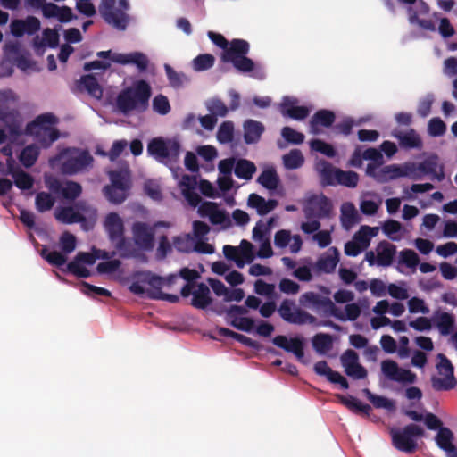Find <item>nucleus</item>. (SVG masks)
Returning a JSON list of instances; mask_svg holds the SVG:
<instances>
[{"label": "nucleus", "instance_id": "nucleus-1", "mask_svg": "<svg viewBox=\"0 0 457 457\" xmlns=\"http://www.w3.org/2000/svg\"><path fill=\"white\" fill-rule=\"evenodd\" d=\"M151 96L150 85L147 81L140 79L119 93L116 98V106L123 114L131 112L141 113L148 109Z\"/></svg>", "mask_w": 457, "mask_h": 457}, {"label": "nucleus", "instance_id": "nucleus-2", "mask_svg": "<svg viewBox=\"0 0 457 457\" xmlns=\"http://www.w3.org/2000/svg\"><path fill=\"white\" fill-rule=\"evenodd\" d=\"M303 211L307 221L301 225L305 234H312L320 228V220L333 216L332 201L323 194L312 195L304 203Z\"/></svg>", "mask_w": 457, "mask_h": 457}, {"label": "nucleus", "instance_id": "nucleus-3", "mask_svg": "<svg viewBox=\"0 0 457 457\" xmlns=\"http://www.w3.org/2000/svg\"><path fill=\"white\" fill-rule=\"evenodd\" d=\"M57 121L53 113L38 115L26 125L24 134L34 137L42 148H48L60 137L58 129L53 127Z\"/></svg>", "mask_w": 457, "mask_h": 457}, {"label": "nucleus", "instance_id": "nucleus-4", "mask_svg": "<svg viewBox=\"0 0 457 457\" xmlns=\"http://www.w3.org/2000/svg\"><path fill=\"white\" fill-rule=\"evenodd\" d=\"M94 159L87 150L67 147L59 152L51 162H62L60 170L63 175L72 176L92 165Z\"/></svg>", "mask_w": 457, "mask_h": 457}, {"label": "nucleus", "instance_id": "nucleus-5", "mask_svg": "<svg viewBox=\"0 0 457 457\" xmlns=\"http://www.w3.org/2000/svg\"><path fill=\"white\" fill-rule=\"evenodd\" d=\"M250 45L244 39H232L225 51L222 52L220 59L223 62L232 63L239 72H251L255 68L254 62L248 58Z\"/></svg>", "mask_w": 457, "mask_h": 457}, {"label": "nucleus", "instance_id": "nucleus-6", "mask_svg": "<svg viewBox=\"0 0 457 457\" xmlns=\"http://www.w3.org/2000/svg\"><path fill=\"white\" fill-rule=\"evenodd\" d=\"M116 0H101L98 6L99 13L104 21L118 30H125L129 16L127 12L129 9L128 0H119L118 7H115Z\"/></svg>", "mask_w": 457, "mask_h": 457}, {"label": "nucleus", "instance_id": "nucleus-7", "mask_svg": "<svg viewBox=\"0 0 457 457\" xmlns=\"http://www.w3.org/2000/svg\"><path fill=\"white\" fill-rule=\"evenodd\" d=\"M392 445L395 449L405 453H413L418 448L417 439L425 436L424 429L410 423L402 428H393L390 431Z\"/></svg>", "mask_w": 457, "mask_h": 457}, {"label": "nucleus", "instance_id": "nucleus-8", "mask_svg": "<svg viewBox=\"0 0 457 457\" xmlns=\"http://www.w3.org/2000/svg\"><path fill=\"white\" fill-rule=\"evenodd\" d=\"M181 145L177 139L153 138L147 145V152L161 162H175L180 154Z\"/></svg>", "mask_w": 457, "mask_h": 457}, {"label": "nucleus", "instance_id": "nucleus-9", "mask_svg": "<svg viewBox=\"0 0 457 457\" xmlns=\"http://www.w3.org/2000/svg\"><path fill=\"white\" fill-rule=\"evenodd\" d=\"M438 362L436 370L438 374L444 378L433 376L431 378V385L436 391H448L454 388L457 381L453 375V366L451 361L443 353L437 355Z\"/></svg>", "mask_w": 457, "mask_h": 457}, {"label": "nucleus", "instance_id": "nucleus-10", "mask_svg": "<svg viewBox=\"0 0 457 457\" xmlns=\"http://www.w3.org/2000/svg\"><path fill=\"white\" fill-rule=\"evenodd\" d=\"M395 254L396 246L386 240H382L377 245L376 252H366L365 260L370 266L388 267L393 264Z\"/></svg>", "mask_w": 457, "mask_h": 457}, {"label": "nucleus", "instance_id": "nucleus-11", "mask_svg": "<svg viewBox=\"0 0 457 457\" xmlns=\"http://www.w3.org/2000/svg\"><path fill=\"white\" fill-rule=\"evenodd\" d=\"M96 56L103 59H110L113 62L122 65L134 64L140 71H145L147 69L149 63L147 56L141 52H132L129 54H112L111 50H107L97 52Z\"/></svg>", "mask_w": 457, "mask_h": 457}, {"label": "nucleus", "instance_id": "nucleus-12", "mask_svg": "<svg viewBox=\"0 0 457 457\" xmlns=\"http://www.w3.org/2000/svg\"><path fill=\"white\" fill-rule=\"evenodd\" d=\"M408 21L412 25H418L427 31H436V24L432 20L420 19V16L429 13V5L423 0H417L407 7Z\"/></svg>", "mask_w": 457, "mask_h": 457}, {"label": "nucleus", "instance_id": "nucleus-13", "mask_svg": "<svg viewBox=\"0 0 457 457\" xmlns=\"http://www.w3.org/2000/svg\"><path fill=\"white\" fill-rule=\"evenodd\" d=\"M381 370L383 374L390 380L413 384L417 376L410 370L402 369L392 360H385L381 362Z\"/></svg>", "mask_w": 457, "mask_h": 457}, {"label": "nucleus", "instance_id": "nucleus-14", "mask_svg": "<svg viewBox=\"0 0 457 457\" xmlns=\"http://www.w3.org/2000/svg\"><path fill=\"white\" fill-rule=\"evenodd\" d=\"M135 244L143 250H152L154 246V233L145 222H135L132 227Z\"/></svg>", "mask_w": 457, "mask_h": 457}, {"label": "nucleus", "instance_id": "nucleus-15", "mask_svg": "<svg viewBox=\"0 0 457 457\" xmlns=\"http://www.w3.org/2000/svg\"><path fill=\"white\" fill-rule=\"evenodd\" d=\"M393 136L398 140L399 146L403 150H419L423 148V141L414 129L406 131H395Z\"/></svg>", "mask_w": 457, "mask_h": 457}, {"label": "nucleus", "instance_id": "nucleus-16", "mask_svg": "<svg viewBox=\"0 0 457 457\" xmlns=\"http://www.w3.org/2000/svg\"><path fill=\"white\" fill-rule=\"evenodd\" d=\"M336 120L335 113L327 109H320L317 111L312 117L309 122L310 133L312 135H319L321 133V127L329 128L333 125Z\"/></svg>", "mask_w": 457, "mask_h": 457}, {"label": "nucleus", "instance_id": "nucleus-17", "mask_svg": "<svg viewBox=\"0 0 457 457\" xmlns=\"http://www.w3.org/2000/svg\"><path fill=\"white\" fill-rule=\"evenodd\" d=\"M201 216H207L211 223L214 225L224 224L229 222V218L224 210H220L218 204L213 202H204L198 209Z\"/></svg>", "mask_w": 457, "mask_h": 457}, {"label": "nucleus", "instance_id": "nucleus-18", "mask_svg": "<svg viewBox=\"0 0 457 457\" xmlns=\"http://www.w3.org/2000/svg\"><path fill=\"white\" fill-rule=\"evenodd\" d=\"M299 303L303 307L321 308L328 313L333 306V302L328 297H323L314 292H307L302 295Z\"/></svg>", "mask_w": 457, "mask_h": 457}, {"label": "nucleus", "instance_id": "nucleus-19", "mask_svg": "<svg viewBox=\"0 0 457 457\" xmlns=\"http://www.w3.org/2000/svg\"><path fill=\"white\" fill-rule=\"evenodd\" d=\"M316 170L319 173L320 183L323 187L337 185L339 168H336L328 161L323 160L316 164Z\"/></svg>", "mask_w": 457, "mask_h": 457}, {"label": "nucleus", "instance_id": "nucleus-20", "mask_svg": "<svg viewBox=\"0 0 457 457\" xmlns=\"http://www.w3.org/2000/svg\"><path fill=\"white\" fill-rule=\"evenodd\" d=\"M104 225L112 243H114L116 238L124 235L123 221L116 212H110L105 217Z\"/></svg>", "mask_w": 457, "mask_h": 457}, {"label": "nucleus", "instance_id": "nucleus-21", "mask_svg": "<svg viewBox=\"0 0 457 457\" xmlns=\"http://www.w3.org/2000/svg\"><path fill=\"white\" fill-rule=\"evenodd\" d=\"M418 170L424 174L431 175L438 181H442L445 179L444 167L438 164V156L436 154H433L420 162Z\"/></svg>", "mask_w": 457, "mask_h": 457}, {"label": "nucleus", "instance_id": "nucleus-22", "mask_svg": "<svg viewBox=\"0 0 457 457\" xmlns=\"http://www.w3.org/2000/svg\"><path fill=\"white\" fill-rule=\"evenodd\" d=\"M247 205L255 209L259 215H265L277 207L278 202L274 199L265 200L262 196L253 193L248 196Z\"/></svg>", "mask_w": 457, "mask_h": 457}, {"label": "nucleus", "instance_id": "nucleus-23", "mask_svg": "<svg viewBox=\"0 0 457 457\" xmlns=\"http://www.w3.org/2000/svg\"><path fill=\"white\" fill-rule=\"evenodd\" d=\"M212 303L211 292L207 285L199 283L193 292L191 305L196 309L204 310Z\"/></svg>", "mask_w": 457, "mask_h": 457}, {"label": "nucleus", "instance_id": "nucleus-24", "mask_svg": "<svg viewBox=\"0 0 457 457\" xmlns=\"http://www.w3.org/2000/svg\"><path fill=\"white\" fill-rule=\"evenodd\" d=\"M361 313V309L360 305L355 303H347L345 306V313L339 308H337L333 303V306L331 307V310L329 312L330 315H332L333 317L337 318L341 321H354L360 317Z\"/></svg>", "mask_w": 457, "mask_h": 457}, {"label": "nucleus", "instance_id": "nucleus-25", "mask_svg": "<svg viewBox=\"0 0 457 457\" xmlns=\"http://www.w3.org/2000/svg\"><path fill=\"white\" fill-rule=\"evenodd\" d=\"M78 88L87 91L91 96L100 99L103 96V88L93 74L84 75L77 84Z\"/></svg>", "mask_w": 457, "mask_h": 457}, {"label": "nucleus", "instance_id": "nucleus-26", "mask_svg": "<svg viewBox=\"0 0 457 457\" xmlns=\"http://www.w3.org/2000/svg\"><path fill=\"white\" fill-rule=\"evenodd\" d=\"M243 128L244 140L247 145L257 143L264 131V126L253 120H245Z\"/></svg>", "mask_w": 457, "mask_h": 457}, {"label": "nucleus", "instance_id": "nucleus-27", "mask_svg": "<svg viewBox=\"0 0 457 457\" xmlns=\"http://www.w3.org/2000/svg\"><path fill=\"white\" fill-rule=\"evenodd\" d=\"M340 220L342 227L349 230L360 221V217L352 203H345L341 206Z\"/></svg>", "mask_w": 457, "mask_h": 457}, {"label": "nucleus", "instance_id": "nucleus-28", "mask_svg": "<svg viewBox=\"0 0 457 457\" xmlns=\"http://www.w3.org/2000/svg\"><path fill=\"white\" fill-rule=\"evenodd\" d=\"M337 397L340 403L354 413H362L365 416H369L371 411V407L369 404L361 403L354 396L337 395Z\"/></svg>", "mask_w": 457, "mask_h": 457}, {"label": "nucleus", "instance_id": "nucleus-29", "mask_svg": "<svg viewBox=\"0 0 457 457\" xmlns=\"http://www.w3.org/2000/svg\"><path fill=\"white\" fill-rule=\"evenodd\" d=\"M298 104L297 98L287 96V118L295 120H303L309 116L311 109Z\"/></svg>", "mask_w": 457, "mask_h": 457}, {"label": "nucleus", "instance_id": "nucleus-30", "mask_svg": "<svg viewBox=\"0 0 457 457\" xmlns=\"http://www.w3.org/2000/svg\"><path fill=\"white\" fill-rule=\"evenodd\" d=\"M339 261V253L337 248H330L328 253L321 256L317 262V267L320 270L326 273H331L335 270Z\"/></svg>", "mask_w": 457, "mask_h": 457}, {"label": "nucleus", "instance_id": "nucleus-31", "mask_svg": "<svg viewBox=\"0 0 457 457\" xmlns=\"http://www.w3.org/2000/svg\"><path fill=\"white\" fill-rule=\"evenodd\" d=\"M59 44V34L52 29H45L43 31V39L40 40L38 36L33 39V46L36 50H40L46 46L54 48Z\"/></svg>", "mask_w": 457, "mask_h": 457}, {"label": "nucleus", "instance_id": "nucleus-32", "mask_svg": "<svg viewBox=\"0 0 457 457\" xmlns=\"http://www.w3.org/2000/svg\"><path fill=\"white\" fill-rule=\"evenodd\" d=\"M436 325L443 336L451 334L454 328L455 319L452 313L443 312L436 314Z\"/></svg>", "mask_w": 457, "mask_h": 457}, {"label": "nucleus", "instance_id": "nucleus-33", "mask_svg": "<svg viewBox=\"0 0 457 457\" xmlns=\"http://www.w3.org/2000/svg\"><path fill=\"white\" fill-rule=\"evenodd\" d=\"M54 216L57 220L64 224L79 223L85 220V217L71 206L56 211Z\"/></svg>", "mask_w": 457, "mask_h": 457}, {"label": "nucleus", "instance_id": "nucleus-34", "mask_svg": "<svg viewBox=\"0 0 457 457\" xmlns=\"http://www.w3.org/2000/svg\"><path fill=\"white\" fill-rule=\"evenodd\" d=\"M406 172L397 164H390L379 169L378 183H386L390 180L403 177Z\"/></svg>", "mask_w": 457, "mask_h": 457}, {"label": "nucleus", "instance_id": "nucleus-35", "mask_svg": "<svg viewBox=\"0 0 457 457\" xmlns=\"http://www.w3.org/2000/svg\"><path fill=\"white\" fill-rule=\"evenodd\" d=\"M39 156V148L32 144L25 146L19 156V160L25 168L32 167Z\"/></svg>", "mask_w": 457, "mask_h": 457}, {"label": "nucleus", "instance_id": "nucleus-36", "mask_svg": "<svg viewBox=\"0 0 457 457\" xmlns=\"http://www.w3.org/2000/svg\"><path fill=\"white\" fill-rule=\"evenodd\" d=\"M218 334L220 337H231L245 346L259 349L260 344L245 335L237 333L226 328H219Z\"/></svg>", "mask_w": 457, "mask_h": 457}, {"label": "nucleus", "instance_id": "nucleus-37", "mask_svg": "<svg viewBox=\"0 0 457 457\" xmlns=\"http://www.w3.org/2000/svg\"><path fill=\"white\" fill-rule=\"evenodd\" d=\"M255 170L254 163L245 159L239 160L234 169L235 175L245 180L251 179Z\"/></svg>", "mask_w": 457, "mask_h": 457}, {"label": "nucleus", "instance_id": "nucleus-38", "mask_svg": "<svg viewBox=\"0 0 457 457\" xmlns=\"http://www.w3.org/2000/svg\"><path fill=\"white\" fill-rule=\"evenodd\" d=\"M257 181L265 188L273 190L278 186L279 179L272 168L264 170L258 177Z\"/></svg>", "mask_w": 457, "mask_h": 457}, {"label": "nucleus", "instance_id": "nucleus-39", "mask_svg": "<svg viewBox=\"0 0 457 457\" xmlns=\"http://www.w3.org/2000/svg\"><path fill=\"white\" fill-rule=\"evenodd\" d=\"M111 185L107 187H113L121 191H129L130 189L129 176L122 171H112L110 173Z\"/></svg>", "mask_w": 457, "mask_h": 457}, {"label": "nucleus", "instance_id": "nucleus-40", "mask_svg": "<svg viewBox=\"0 0 457 457\" xmlns=\"http://www.w3.org/2000/svg\"><path fill=\"white\" fill-rule=\"evenodd\" d=\"M274 222L275 218L273 217L269 218L266 222L259 220L253 228V238L255 241H262L263 239H267L266 236L270 232Z\"/></svg>", "mask_w": 457, "mask_h": 457}, {"label": "nucleus", "instance_id": "nucleus-41", "mask_svg": "<svg viewBox=\"0 0 457 457\" xmlns=\"http://www.w3.org/2000/svg\"><path fill=\"white\" fill-rule=\"evenodd\" d=\"M312 345L319 353H325L332 348L333 338L329 334L319 333L313 337Z\"/></svg>", "mask_w": 457, "mask_h": 457}, {"label": "nucleus", "instance_id": "nucleus-42", "mask_svg": "<svg viewBox=\"0 0 457 457\" xmlns=\"http://www.w3.org/2000/svg\"><path fill=\"white\" fill-rule=\"evenodd\" d=\"M136 278H138L141 282L147 283L153 287L151 292H162L161 288L164 284V278L152 274L151 272H137L135 274Z\"/></svg>", "mask_w": 457, "mask_h": 457}, {"label": "nucleus", "instance_id": "nucleus-43", "mask_svg": "<svg viewBox=\"0 0 457 457\" xmlns=\"http://www.w3.org/2000/svg\"><path fill=\"white\" fill-rule=\"evenodd\" d=\"M55 203V199L51 194L46 192H39L35 198V205L39 212L50 211Z\"/></svg>", "mask_w": 457, "mask_h": 457}, {"label": "nucleus", "instance_id": "nucleus-44", "mask_svg": "<svg viewBox=\"0 0 457 457\" xmlns=\"http://www.w3.org/2000/svg\"><path fill=\"white\" fill-rule=\"evenodd\" d=\"M337 185H341L349 188H354L359 182V175L355 171H345L340 169L337 172Z\"/></svg>", "mask_w": 457, "mask_h": 457}, {"label": "nucleus", "instance_id": "nucleus-45", "mask_svg": "<svg viewBox=\"0 0 457 457\" xmlns=\"http://www.w3.org/2000/svg\"><path fill=\"white\" fill-rule=\"evenodd\" d=\"M289 352L293 353L300 362L303 364L309 363V359L304 355L303 343L301 339H287V353Z\"/></svg>", "mask_w": 457, "mask_h": 457}, {"label": "nucleus", "instance_id": "nucleus-46", "mask_svg": "<svg viewBox=\"0 0 457 457\" xmlns=\"http://www.w3.org/2000/svg\"><path fill=\"white\" fill-rule=\"evenodd\" d=\"M234 137V124L232 121H223L217 131V139L221 144H228Z\"/></svg>", "mask_w": 457, "mask_h": 457}, {"label": "nucleus", "instance_id": "nucleus-47", "mask_svg": "<svg viewBox=\"0 0 457 457\" xmlns=\"http://www.w3.org/2000/svg\"><path fill=\"white\" fill-rule=\"evenodd\" d=\"M165 71L169 79L170 85L174 88H180L183 85L188 82V78L182 72H177L170 65H165Z\"/></svg>", "mask_w": 457, "mask_h": 457}, {"label": "nucleus", "instance_id": "nucleus-48", "mask_svg": "<svg viewBox=\"0 0 457 457\" xmlns=\"http://www.w3.org/2000/svg\"><path fill=\"white\" fill-rule=\"evenodd\" d=\"M112 244L121 258H129L134 255L135 249L131 242L124 235L116 238V241Z\"/></svg>", "mask_w": 457, "mask_h": 457}, {"label": "nucleus", "instance_id": "nucleus-49", "mask_svg": "<svg viewBox=\"0 0 457 457\" xmlns=\"http://www.w3.org/2000/svg\"><path fill=\"white\" fill-rule=\"evenodd\" d=\"M41 256L47 261L48 263L56 267H61L67 262V257L64 253L57 251H48L46 247L41 250Z\"/></svg>", "mask_w": 457, "mask_h": 457}, {"label": "nucleus", "instance_id": "nucleus-50", "mask_svg": "<svg viewBox=\"0 0 457 457\" xmlns=\"http://www.w3.org/2000/svg\"><path fill=\"white\" fill-rule=\"evenodd\" d=\"M82 193V187L79 183L68 180L62 187V195L66 200L73 201Z\"/></svg>", "mask_w": 457, "mask_h": 457}, {"label": "nucleus", "instance_id": "nucleus-51", "mask_svg": "<svg viewBox=\"0 0 457 457\" xmlns=\"http://www.w3.org/2000/svg\"><path fill=\"white\" fill-rule=\"evenodd\" d=\"M215 58L211 54H202L193 60V67L196 71H206L214 65Z\"/></svg>", "mask_w": 457, "mask_h": 457}, {"label": "nucleus", "instance_id": "nucleus-52", "mask_svg": "<svg viewBox=\"0 0 457 457\" xmlns=\"http://www.w3.org/2000/svg\"><path fill=\"white\" fill-rule=\"evenodd\" d=\"M208 111L215 117H225L228 114V108L223 101L219 98H212L206 103Z\"/></svg>", "mask_w": 457, "mask_h": 457}, {"label": "nucleus", "instance_id": "nucleus-53", "mask_svg": "<svg viewBox=\"0 0 457 457\" xmlns=\"http://www.w3.org/2000/svg\"><path fill=\"white\" fill-rule=\"evenodd\" d=\"M104 194L111 203L115 204L123 203L128 196V191H121V189L106 186L104 187Z\"/></svg>", "mask_w": 457, "mask_h": 457}, {"label": "nucleus", "instance_id": "nucleus-54", "mask_svg": "<svg viewBox=\"0 0 457 457\" xmlns=\"http://www.w3.org/2000/svg\"><path fill=\"white\" fill-rule=\"evenodd\" d=\"M310 147L315 152L323 154L328 157H334L336 155L335 148L328 143H326L320 139H312L310 141Z\"/></svg>", "mask_w": 457, "mask_h": 457}, {"label": "nucleus", "instance_id": "nucleus-55", "mask_svg": "<svg viewBox=\"0 0 457 457\" xmlns=\"http://www.w3.org/2000/svg\"><path fill=\"white\" fill-rule=\"evenodd\" d=\"M81 292L87 296L96 298L98 296H107L110 297L112 295L111 292L104 287H96L91 285L87 282L81 283Z\"/></svg>", "mask_w": 457, "mask_h": 457}, {"label": "nucleus", "instance_id": "nucleus-56", "mask_svg": "<svg viewBox=\"0 0 457 457\" xmlns=\"http://www.w3.org/2000/svg\"><path fill=\"white\" fill-rule=\"evenodd\" d=\"M15 186L21 190H28L33 187L34 179L29 173L20 170L13 174Z\"/></svg>", "mask_w": 457, "mask_h": 457}, {"label": "nucleus", "instance_id": "nucleus-57", "mask_svg": "<svg viewBox=\"0 0 457 457\" xmlns=\"http://www.w3.org/2000/svg\"><path fill=\"white\" fill-rule=\"evenodd\" d=\"M446 131V124L438 117L432 118L428 124V132L433 137H442Z\"/></svg>", "mask_w": 457, "mask_h": 457}, {"label": "nucleus", "instance_id": "nucleus-58", "mask_svg": "<svg viewBox=\"0 0 457 457\" xmlns=\"http://www.w3.org/2000/svg\"><path fill=\"white\" fill-rule=\"evenodd\" d=\"M419 262V256L413 250L404 249L400 252L399 263L404 264L408 268H415Z\"/></svg>", "mask_w": 457, "mask_h": 457}, {"label": "nucleus", "instance_id": "nucleus-59", "mask_svg": "<svg viewBox=\"0 0 457 457\" xmlns=\"http://www.w3.org/2000/svg\"><path fill=\"white\" fill-rule=\"evenodd\" d=\"M453 433L446 427L440 428L436 436L437 445L443 450L453 444Z\"/></svg>", "mask_w": 457, "mask_h": 457}, {"label": "nucleus", "instance_id": "nucleus-60", "mask_svg": "<svg viewBox=\"0 0 457 457\" xmlns=\"http://www.w3.org/2000/svg\"><path fill=\"white\" fill-rule=\"evenodd\" d=\"M60 245L65 254L72 253L76 248V237L71 233L65 231L60 237Z\"/></svg>", "mask_w": 457, "mask_h": 457}, {"label": "nucleus", "instance_id": "nucleus-61", "mask_svg": "<svg viewBox=\"0 0 457 457\" xmlns=\"http://www.w3.org/2000/svg\"><path fill=\"white\" fill-rule=\"evenodd\" d=\"M120 266L121 262L120 260H108L99 262L96 266V270L99 274H112L116 272Z\"/></svg>", "mask_w": 457, "mask_h": 457}, {"label": "nucleus", "instance_id": "nucleus-62", "mask_svg": "<svg viewBox=\"0 0 457 457\" xmlns=\"http://www.w3.org/2000/svg\"><path fill=\"white\" fill-rule=\"evenodd\" d=\"M153 109L159 114L165 115L170 112V105L168 98L163 95L156 96L153 100Z\"/></svg>", "mask_w": 457, "mask_h": 457}, {"label": "nucleus", "instance_id": "nucleus-63", "mask_svg": "<svg viewBox=\"0 0 457 457\" xmlns=\"http://www.w3.org/2000/svg\"><path fill=\"white\" fill-rule=\"evenodd\" d=\"M230 324L234 328L245 332H250L254 328L253 320L248 317H235L231 319Z\"/></svg>", "mask_w": 457, "mask_h": 457}, {"label": "nucleus", "instance_id": "nucleus-64", "mask_svg": "<svg viewBox=\"0 0 457 457\" xmlns=\"http://www.w3.org/2000/svg\"><path fill=\"white\" fill-rule=\"evenodd\" d=\"M304 162L303 153L298 149H293L287 153V170L300 168Z\"/></svg>", "mask_w": 457, "mask_h": 457}]
</instances>
